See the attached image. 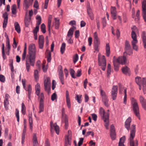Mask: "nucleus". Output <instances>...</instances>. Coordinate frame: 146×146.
<instances>
[{
  "label": "nucleus",
  "instance_id": "1",
  "mask_svg": "<svg viewBox=\"0 0 146 146\" xmlns=\"http://www.w3.org/2000/svg\"><path fill=\"white\" fill-rule=\"evenodd\" d=\"M27 44L26 43L25 44V46L23 53L22 55V60L24 61L26 58V68L27 72L29 71L30 64L34 66L35 64L36 50L35 45L34 44H30L28 48V54L26 57L27 53Z\"/></svg>",
  "mask_w": 146,
  "mask_h": 146
},
{
  "label": "nucleus",
  "instance_id": "2",
  "mask_svg": "<svg viewBox=\"0 0 146 146\" xmlns=\"http://www.w3.org/2000/svg\"><path fill=\"white\" fill-rule=\"evenodd\" d=\"M131 101L133 106L134 113L136 116L140 119L139 109L137 101L134 98H132L131 99Z\"/></svg>",
  "mask_w": 146,
  "mask_h": 146
},
{
  "label": "nucleus",
  "instance_id": "3",
  "mask_svg": "<svg viewBox=\"0 0 146 146\" xmlns=\"http://www.w3.org/2000/svg\"><path fill=\"white\" fill-rule=\"evenodd\" d=\"M132 128L131 131L130 137L129 138V143L130 146H137L138 141H136L135 143L133 141V139L135 137V125H133L131 126Z\"/></svg>",
  "mask_w": 146,
  "mask_h": 146
},
{
  "label": "nucleus",
  "instance_id": "4",
  "mask_svg": "<svg viewBox=\"0 0 146 146\" xmlns=\"http://www.w3.org/2000/svg\"><path fill=\"white\" fill-rule=\"evenodd\" d=\"M44 83L45 90L48 95H49L50 93L51 89V81L50 78L49 77H47L45 78Z\"/></svg>",
  "mask_w": 146,
  "mask_h": 146
},
{
  "label": "nucleus",
  "instance_id": "5",
  "mask_svg": "<svg viewBox=\"0 0 146 146\" xmlns=\"http://www.w3.org/2000/svg\"><path fill=\"white\" fill-rule=\"evenodd\" d=\"M135 81L137 84H142L143 90L144 93V91L146 90V80L145 78H143L141 79L140 77H137L135 78Z\"/></svg>",
  "mask_w": 146,
  "mask_h": 146
},
{
  "label": "nucleus",
  "instance_id": "6",
  "mask_svg": "<svg viewBox=\"0 0 146 146\" xmlns=\"http://www.w3.org/2000/svg\"><path fill=\"white\" fill-rule=\"evenodd\" d=\"M98 64L101 66L102 69L103 71H105L106 66V61L104 56H102V57H98Z\"/></svg>",
  "mask_w": 146,
  "mask_h": 146
},
{
  "label": "nucleus",
  "instance_id": "7",
  "mask_svg": "<svg viewBox=\"0 0 146 146\" xmlns=\"http://www.w3.org/2000/svg\"><path fill=\"white\" fill-rule=\"evenodd\" d=\"M127 55V52H123V56L119 57L115 60L119 64H121L122 65L127 64L128 62L126 57V56Z\"/></svg>",
  "mask_w": 146,
  "mask_h": 146
},
{
  "label": "nucleus",
  "instance_id": "8",
  "mask_svg": "<svg viewBox=\"0 0 146 146\" xmlns=\"http://www.w3.org/2000/svg\"><path fill=\"white\" fill-rule=\"evenodd\" d=\"M142 8V15L145 21L146 22V0H143Z\"/></svg>",
  "mask_w": 146,
  "mask_h": 146
},
{
  "label": "nucleus",
  "instance_id": "9",
  "mask_svg": "<svg viewBox=\"0 0 146 146\" xmlns=\"http://www.w3.org/2000/svg\"><path fill=\"white\" fill-rule=\"evenodd\" d=\"M117 93V86H113L111 92V96L113 100H115L116 99Z\"/></svg>",
  "mask_w": 146,
  "mask_h": 146
},
{
  "label": "nucleus",
  "instance_id": "10",
  "mask_svg": "<svg viewBox=\"0 0 146 146\" xmlns=\"http://www.w3.org/2000/svg\"><path fill=\"white\" fill-rule=\"evenodd\" d=\"M50 126L51 131H52V130L53 129V128H54L56 133L57 135H58L59 134V126L57 125V123H55L53 124V122L51 121L50 122Z\"/></svg>",
  "mask_w": 146,
  "mask_h": 146
},
{
  "label": "nucleus",
  "instance_id": "11",
  "mask_svg": "<svg viewBox=\"0 0 146 146\" xmlns=\"http://www.w3.org/2000/svg\"><path fill=\"white\" fill-rule=\"evenodd\" d=\"M3 17L4 18V21L3 23V27L5 28L7 26L8 20V14L7 12H5L3 14Z\"/></svg>",
  "mask_w": 146,
  "mask_h": 146
},
{
  "label": "nucleus",
  "instance_id": "12",
  "mask_svg": "<svg viewBox=\"0 0 146 146\" xmlns=\"http://www.w3.org/2000/svg\"><path fill=\"white\" fill-rule=\"evenodd\" d=\"M99 113L101 116L102 117L103 119H104V118H106L107 116H108V117H109V113H106L104 109L102 107L100 109Z\"/></svg>",
  "mask_w": 146,
  "mask_h": 146
},
{
  "label": "nucleus",
  "instance_id": "13",
  "mask_svg": "<svg viewBox=\"0 0 146 146\" xmlns=\"http://www.w3.org/2000/svg\"><path fill=\"white\" fill-rule=\"evenodd\" d=\"M38 45L40 48H43L44 45V38L42 35H40L39 37Z\"/></svg>",
  "mask_w": 146,
  "mask_h": 146
},
{
  "label": "nucleus",
  "instance_id": "14",
  "mask_svg": "<svg viewBox=\"0 0 146 146\" xmlns=\"http://www.w3.org/2000/svg\"><path fill=\"white\" fill-rule=\"evenodd\" d=\"M131 121V119L130 117H129L127 118L125 123V127L129 131L130 129V123Z\"/></svg>",
  "mask_w": 146,
  "mask_h": 146
},
{
  "label": "nucleus",
  "instance_id": "15",
  "mask_svg": "<svg viewBox=\"0 0 146 146\" xmlns=\"http://www.w3.org/2000/svg\"><path fill=\"white\" fill-rule=\"evenodd\" d=\"M76 29V27H75L73 26L70 29L68 33L67 37L72 38L73 34V32L74 29Z\"/></svg>",
  "mask_w": 146,
  "mask_h": 146
},
{
  "label": "nucleus",
  "instance_id": "16",
  "mask_svg": "<svg viewBox=\"0 0 146 146\" xmlns=\"http://www.w3.org/2000/svg\"><path fill=\"white\" fill-rule=\"evenodd\" d=\"M28 92V97L29 99L31 100V96L32 92V88L31 85H29L27 88H24Z\"/></svg>",
  "mask_w": 146,
  "mask_h": 146
},
{
  "label": "nucleus",
  "instance_id": "17",
  "mask_svg": "<svg viewBox=\"0 0 146 146\" xmlns=\"http://www.w3.org/2000/svg\"><path fill=\"white\" fill-rule=\"evenodd\" d=\"M68 135L67 136H66L65 141L66 142H67L68 144H70V141L71 139V131L70 130H69L68 131Z\"/></svg>",
  "mask_w": 146,
  "mask_h": 146
},
{
  "label": "nucleus",
  "instance_id": "18",
  "mask_svg": "<svg viewBox=\"0 0 146 146\" xmlns=\"http://www.w3.org/2000/svg\"><path fill=\"white\" fill-rule=\"evenodd\" d=\"M131 49V47L130 44L129 43V41L126 40L125 43V52L127 51L128 50H130Z\"/></svg>",
  "mask_w": 146,
  "mask_h": 146
},
{
  "label": "nucleus",
  "instance_id": "19",
  "mask_svg": "<svg viewBox=\"0 0 146 146\" xmlns=\"http://www.w3.org/2000/svg\"><path fill=\"white\" fill-rule=\"evenodd\" d=\"M125 140V137L123 136L120 139L118 143V146H125L124 143Z\"/></svg>",
  "mask_w": 146,
  "mask_h": 146
},
{
  "label": "nucleus",
  "instance_id": "20",
  "mask_svg": "<svg viewBox=\"0 0 146 146\" xmlns=\"http://www.w3.org/2000/svg\"><path fill=\"white\" fill-rule=\"evenodd\" d=\"M102 98V101L104 103L105 105L108 107L109 106L108 101V99L107 96H106L103 97Z\"/></svg>",
  "mask_w": 146,
  "mask_h": 146
},
{
  "label": "nucleus",
  "instance_id": "21",
  "mask_svg": "<svg viewBox=\"0 0 146 146\" xmlns=\"http://www.w3.org/2000/svg\"><path fill=\"white\" fill-rule=\"evenodd\" d=\"M14 26L15 30L18 33H20L21 29L18 23L17 22H15L14 23Z\"/></svg>",
  "mask_w": 146,
  "mask_h": 146
},
{
  "label": "nucleus",
  "instance_id": "22",
  "mask_svg": "<svg viewBox=\"0 0 146 146\" xmlns=\"http://www.w3.org/2000/svg\"><path fill=\"white\" fill-rule=\"evenodd\" d=\"M106 55L107 56L109 57L110 54V48L109 44H106Z\"/></svg>",
  "mask_w": 146,
  "mask_h": 146
},
{
  "label": "nucleus",
  "instance_id": "23",
  "mask_svg": "<svg viewBox=\"0 0 146 146\" xmlns=\"http://www.w3.org/2000/svg\"><path fill=\"white\" fill-rule=\"evenodd\" d=\"M121 70L123 73L126 75L129 72V69L126 66L122 67Z\"/></svg>",
  "mask_w": 146,
  "mask_h": 146
},
{
  "label": "nucleus",
  "instance_id": "24",
  "mask_svg": "<svg viewBox=\"0 0 146 146\" xmlns=\"http://www.w3.org/2000/svg\"><path fill=\"white\" fill-rule=\"evenodd\" d=\"M35 87L36 94L37 96H39L40 91V84L38 83H37L35 86Z\"/></svg>",
  "mask_w": 146,
  "mask_h": 146
},
{
  "label": "nucleus",
  "instance_id": "25",
  "mask_svg": "<svg viewBox=\"0 0 146 146\" xmlns=\"http://www.w3.org/2000/svg\"><path fill=\"white\" fill-rule=\"evenodd\" d=\"M24 5L26 9H27L30 5V0H25L24 2Z\"/></svg>",
  "mask_w": 146,
  "mask_h": 146
},
{
  "label": "nucleus",
  "instance_id": "26",
  "mask_svg": "<svg viewBox=\"0 0 146 146\" xmlns=\"http://www.w3.org/2000/svg\"><path fill=\"white\" fill-rule=\"evenodd\" d=\"M113 63L114 66V70L117 71L119 69V63L117 62L115 60L113 61Z\"/></svg>",
  "mask_w": 146,
  "mask_h": 146
},
{
  "label": "nucleus",
  "instance_id": "27",
  "mask_svg": "<svg viewBox=\"0 0 146 146\" xmlns=\"http://www.w3.org/2000/svg\"><path fill=\"white\" fill-rule=\"evenodd\" d=\"M36 19L37 20V21H36V25L39 26V25L41 24V18L40 16L39 15H37L36 17Z\"/></svg>",
  "mask_w": 146,
  "mask_h": 146
},
{
  "label": "nucleus",
  "instance_id": "28",
  "mask_svg": "<svg viewBox=\"0 0 146 146\" xmlns=\"http://www.w3.org/2000/svg\"><path fill=\"white\" fill-rule=\"evenodd\" d=\"M106 118H105L103 120L105 123V126L106 128L107 129H108V127L109 125V117H108V116H107Z\"/></svg>",
  "mask_w": 146,
  "mask_h": 146
},
{
  "label": "nucleus",
  "instance_id": "29",
  "mask_svg": "<svg viewBox=\"0 0 146 146\" xmlns=\"http://www.w3.org/2000/svg\"><path fill=\"white\" fill-rule=\"evenodd\" d=\"M55 22V28L56 29H58L59 28V19L57 18H54Z\"/></svg>",
  "mask_w": 146,
  "mask_h": 146
},
{
  "label": "nucleus",
  "instance_id": "30",
  "mask_svg": "<svg viewBox=\"0 0 146 146\" xmlns=\"http://www.w3.org/2000/svg\"><path fill=\"white\" fill-rule=\"evenodd\" d=\"M131 35V37L133 39L131 42H137V35L135 33L132 32Z\"/></svg>",
  "mask_w": 146,
  "mask_h": 146
},
{
  "label": "nucleus",
  "instance_id": "31",
  "mask_svg": "<svg viewBox=\"0 0 146 146\" xmlns=\"http://www.w3.org/2000/svg\"><path fill=\"white\" fill-rule=\"evenodd\" d=\"M111 16L117 15V12L116 10V8L115 7H111Z\"/></svg>",
  "mask_w": 146,
  "mask_h": 146
},
{
  "label": "nucleus",
  "instance_id": "32",
  "mask_svg": "<svg viewBox=\"0 0 146 146\" xmlns=\"http://www.w3.org/2000/svg\"><path fill=\"white\" fill-rule=\"evenodd\" d=\"M4 104L5 110H7L8 109V105L9 104L8 100L7 99H5L4 102Z\"/></svg>",
  "mask_w": 146,
  "mask_h": 146
},
{
  "label": "nucleus",
  "instance_id": "33",
  "mask_svg": "<svg viewBox=\"0 0 146 146\" xmlns=\"http://www.w3.org/2000/svg\"><path fill=\"white\" fill-rule=\"evenodd\" d=\"M124 96L123 98V103L125 104H126L127 103V88H125L124 89Z\"/></svg>",
  "mask_w": 146,
  "mask_h": 146
},
{
  "label": "nucleus",
  "instance_id": "34",
  "mask_svg": "<svg viewBox=\"0 0 146 146\" xmlns=\"http://www.w3.org/2000/svg\"><path fill=\"white\" fill-rule=\"evenodd\" d=\"M2 54L3 58L4 60H5L7 58V57L5 54L4 50V43L2 44Z\"/></svg>",
  "mask_w": 146,
  "mask_h": 146
},
{
  "label": "nucleus",
  "instance_id": "35",
  "mask_svg": "<svg viewBox=\"0 0 146 146\" xmlns=\"http://www.w3.org/2000/svg\"><path fill=\"white\" fill-rule=\"evenodd\" d=\"M66 47V44L65 43H62L60 48V52L62 54H63L64 52Z\"/></svg>",
  "mask_w": 146,
  "mask_h": 146
},
{
  "label": "nucleus",
  "instance_id": "36",
  "mask_svg": "<svg viewBox=\"0 0 146 146\" xmlns=\"http://www.w3.org/2000/svg\"><path fill=\"white\" fill-rule=\"evenodd\" d=\"M12 13L13 14H16L17 13L16 5L14 4L12 5L11 7Z\"/></svg>",
  "mask_w": 146,
  "mask_h": 146
},
{
  "label": "nucleus",
  "instance_id": "37",
  "mask_svg": "<svg viewBox=\"0 0 146 146\" xmlns=\"http://www.w3.org/2000/svg\"><path fill=\"white\" fill-rule=\"evenodd\" d=\"M59 78L62 84H64V74H58Z\"/></svg>",
  "mask_w": 146,
  "mask_h": 146
},
{
  "label": "nucleus",
  "instance_id": "38",
  "mask_svg": "<svg viewBox=\"0 0 146 146\" xmlns=\"http://www.w3.org/2000/svg\"><path fill=\"white\" fill-rule=\"evenodd\" d=\"M137 43V42H131V44L133 49L136 51H137L138 50V47L136 45Z\"/></svg>",
  "mask_w": 146,
  "mask_h": 146
},
{
  "label": "nucleus",
  "instance_id": "39",
  "mask_svg": "<svg viewBox=\"0 0 146 146\" xmlns=\"http://www.w3.org/2000/svg\"><path fill=\"white\" fill-rule=\"evenodd\" d=\"M40 29L41 31L43 33H46V27L44 23H42L41 25Z\"/></svg>",
  "mask_w": 146,
  "mask_h": 146
},
{
  "label": "nucleus",
  "instance_id": "40",
  "mask_svg": "<svg viewBox=\"0 0 146 146\" xmlns=\"http://www.w3.org/2000/svg\"><path fill=\"white\" fill-rule=\"evenodd\" d=\"M110 135L111 139L113 140H114L116 138V133L115 132H110Z\"/></svg>",
  "mask_w": 146,
  "mask_h": 146
},
{
  "label": "nucleus",
  "instance_id": "41",
  "mask_svg": "<svg viewBox=\"0 0 146 146\" xmlns=\"http://www.w3.org/2000/svg\"><path fill=\"white\" fill-rule=\"evenodd\" d=\"M31 18L29 19H25V23L26 27H28L30 24Z\"/></svg>",
  "mask_w": 146,
  "mask_h": 146
},
{
  "label": "nucleus",
  "instance_id": "42",
  "mask_svg": "<svg viewBox=\"0 0 146 146\" xmlns=\"http://www.w3.org/2000/svg\"><path fill=\"white\" fill-rule=\"evenodd\" d=\"M15 114L17 119V121L19 122V110L17 109H16Z\"/></svg>",
  "mask_w": 146,
  "mask_h": 146
},
{
  "label": "nucleus",
  "instance_id": "43",
  "mask_svg": "<svg viewBox=\"0 0 146 146\" xmlns=\"http://www.w3.org/2000/svg\"><path fill=\"white\" fill-rule=\"evenodd\" d=\"M75 72L73 69H70V74L71 75L72 77L74 78H76V76L74 75Z\"/></svg>",
  "mask_w": 146,
  "mask_h": 146
},
{
  "label": "nucleus",
  "instance_id": "44",
  "mask_svg": "<svg viewBox=\"0 0 146 146\" xmlns=\"http://www.w3.org/2000/svg\"><path fill=\"white\" fill-rule=\"evenodd\" d=\"M39 113H40L41 112L43 111H44V104H39Z\"/></svg>",
  "mask_w": 146,
  "mask_h": 146
},
{
  "label": "nucleus",
  "instance_id": "45",
  "mask_svg": "<svg viewBox=\"0 0 146 146\" xmlns=\"http://www.w3.org/2000/svg\"><path fill=\"white\" fill-rule=\"evenodd\" d=\"M78 55L76 54L73 57V61L74 63H75L78 61Z\"/></svg>",
  "mask_w": 146,
  "mask_h": 146
},
{
  "label": "nucleus",
  "instance_id": "46",
  "mask_svg": "<svg viewBox=\"0 0 146 146\" xmlns=\"http://www.w3.org/2000/svg\"><path fill=\"white\" fill-rule=\"evenodd\" d=\"M58 74H63L62 69V67L61 65H59L58 66Z\"/></svg>",
  "mask_w": 146,
  "mask_h": 146
},
{
  "label": "nucleus",
  "instance_id": "47",
  "mask_svg": "<svg viewBox=\"0 0 146 146\" xmlns=\"http://www.w3.org/2000/svg\"><path fill=\"white\" fill-rule=\"evenodd\" d=\"M82 95L79 96L78 95H76L75 99L80 104L81 102V98Z\"/></svg>",
  "mask_w": 146,
  "mask_h": 146
},
{
  "label": "nucleus",
  "instance_id": "48",
  "mask_svg": "<svg viewBox=\"0 0 146 146\" xmlns=\"http://www.w3.org/2000/svg\"><path fill=\"white\" fill-rule=\"evenodd\" d=\"M141 37L142 40L146 39V33L145 31H143L142 32L141 35Z\"/></svg>",
  "mask_w": 146,
  "mask_h": 146
},
{
  "label": "nucleus",
  "instance_id": "49",
  "mask_svg": "<svg viewBox=\"0 0 146 146\" xmlns=\"http://www.w3.org/2000/svg\"><path fill=\"white\" fill-rule=\"evenodd\" d=\"M94 38L95 42L98 43V37L97 35L96 32H95L94 33Z\"/></svg>",
  "mask_w": 146,
  "mask_h": 146
},
{
  "label": "nucleus",
  "instance_id": "50",
  "mask_svg": "<svg viewBox=\"0 0 146 146\" xmlns=\"http://www.w3.org/2000/svg\"><path fill=\"white\" fill-rule=\"evenodd\" d=\"M52 22V20H48V30L49 33L50 32V27Z\"/></svg>",
  "mask_w": 146,
  "mask_h": 146
},
{
  "label": "nucleus",
  "instance_id": "51",
  "mask_svg": "<svg viewBox=\"0 0 146 146\" xmlns=\"http://www.w3.org/2000/svg\"><path fill=\"white\" fill-rule=\"evenodd\" d=\"M139 100L141 104L142 103L145 102L146 101V100L142 96H140L139 98Z\"/></svg>",
  "mask_w": 146,
  "mask_h": 146
},
{
  "label": "nucleus",
  "instance_id": "52",
  "mask_svg": "<svg viewBox=\"0 0 146 146\" xmlns=\"http://www.w3.org/2000/svg\"><path fill=\"white\" fill-rule=\"evenodd\" d=\"M111 66L110 64H108L107 66V73L108 75H110L111 72Z\"/></svg>",
  "mask_w": 146,
  "mask_h": 146
},
{
  "label": "nucleus",
  "instance_id": "53",
  "mask_svg": "<svg viewBox=\"0 0 146 146\" xmlns=\"http://www.w3.org/2000/svg\"><path fill=\"white\" fill-rule=\"evenodd\" d=\"M39 26L36 25L35 28L33 30V34H37L39 29Z\"/></svg>",
  "mask_w": 146,
  "mask_h": 146
},
{
  "label": "nucleus",
  "instance_id": "54",
  "mask_svg": "<svg viewBox=\"0 0 146 146\" xmlns=\"http://www.w3.org/2000/svg\"><path fill=\"white\" fill-rule=\"evenodd\" d=\"M9 66L10 67L11 70L12 72H13L14 71V67L13 65V60H11V63L10 64Z\"/></svg>",
  "mask_w": 146,
  "mask_h": 146
},
{
  "label": "nucleus",
  "instance_id": "55",
  "mask_svg": "<svg viewBox=\"0 0 146 146\" xmlns=\"http://www.w3.org/2000/svg\"><path fill=\"white\" fill-rule=\"evenodd\" d=\"M139 13L140 11L139 10L137 11L136 13V17L135 18V20L137 21H138L139 19Z\"/></svg>",
  "mask_w": 146,
  "mask_h": 146
},
{
  "label": "nucleus",
  "instance_id": "56",
  "mask_svg": "<svg viewBox=\"0 0 146 146\" xmlns=\"http://www.w3.org/2000/svg\"><path fill=\"white\" fill-rule=\"evenodd\" d=\"M87 13L90 19L92 20H93L94 19V17L92 12H89Z\"/></svg>",
  "mask_w": 146,
  "mask_h": 146
},
{
  "label": "nucleus",
  "instance_id": "57",
  "mask_svg": "<svg viewBox=\"0 0 146 146\" xmlns=\"http://www.w3.org/2000/svg\"><path fill=\"white\" fill-rule=\"evenodd\" d=\"M57 96L55 93H54L52 95L51 99L52 101H54L56 98Z\"/></svg>",
  "mask_w": 146,
  "mask_h": 146
},
{
  "label": "nucleus",
  "instance_id": "58",
  "mask_svg": "<svg viewBox=\"0 0 146 146\" xmlns=\"http://www.w3.org/2000/svg\"><path fill=\"white\" fill-rule=\"evenodd\" d=\"M56 83L54 80H53L52 83V90H54L56 87Z\"/></svg>",
  "mask_w": 146,
  "mask_h": 146
},
{
  "label": "nucleus",
  "instance_id": "59",
  "mask_svg": "<svg viewBox=\"0 0 146 146\" xmlns=\"http://www.w3.org/2000/svg\"><path fill=\"white\" fill-rule=\"evenodd\" d=\"M0 81L2 82H4L5 81V78L2 75H0Z\"/></svg>",
  "mask_w": 146,
  "mask_h": 146
},
{
  "label": "nucleus",
  "instance_id": "60",
  "mask_svg": "<svg viewBox=\"0 0 146 146\" xmlns=\"http://www.w3.org/2000/svg\"><path fill=\"white\" fill-rule=\"evenodd\" d=\"M75 37L76 38H78L80 35V32L79 30H77L75 32Z\"/></svg>",
  "mask_w": 146,
  "mask_h": 146
},
{
  "label": "nucleus",
  "instance_id": "61",
  "mask_svg": "<svg viewBox=\"0 0 146 146\" xmlns=\"http://www.w3.org/2000/svg\"><path fill=\"white\" fill-rule=\"evenodd\" d=\"M100 95L102 98L106 96L105 92L102 89L100 90Z\"/></svg>",
  "mask_w": 146,
  "mask_h": 146
},
{
  "label": "nucleus",
  "instance_id": "62",
  "mask_svg": "<svg viewBox=\"0 0 146 146\" xmlns=\"http://www.w3.org/2000/svg\"><path fill=\"white\" fill-rule=\"evenodd\" d=\"M132 32H137L138 31V30L136 27L135 26H133L132 28H131Z\"/></svg>",
  "mask_w": 146,
  "mask_h": 146
},
{
  "label": "nucleus",
  "instance_id": "63",
  "mask_svg": "<svg viewBox=\"0 0 146 146\" xmlns=\"http://www.w3.org/2000/svg\"><path fill=\"white\" fill-rule=\"evenodd\" d=\"M67 106L68 108H70L71 107V104L70 99L66 100Z\"/></svg>",
  "mask_w": 146,
  "mask_h": 146
},
{
  "label": "nucleus",
  "instance_id": "64",
  "mask_svg": "<svg viewBox=\"0 0 146 146\" xmlns=\"http://www.w3.org/2000/svg\"><path fill=\"white\" fill-rule=\"evenodd\" d=\"M34 7L37 9L38 8V3L37 0H36L34 5Z\"/></svg>",
  "mask_w": 146,
  "mask_h": 146
}]
</instances>
